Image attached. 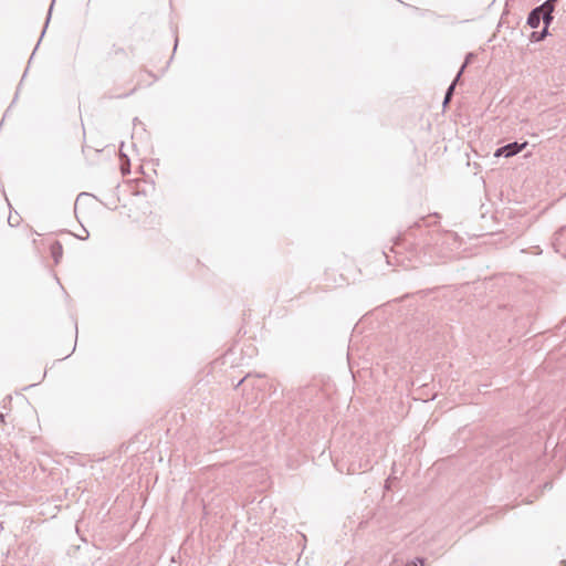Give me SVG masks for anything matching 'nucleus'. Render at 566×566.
Returning <instances> with one entry per match:
<instances>
[{"label": "nucleus", "mask_w": 566, "mask_h": 566, "mask_svg": "<svg viewBox=\"0 0 566 566\" xmlns=\"http://www.w3.org/2000/svg\"><path fill=\"white\" fill-rule=\"evenodd\" d=\"M52 3H54V1H53ZM52 7H53V4H51V7H50V9H49V14H48V18H46V23H49V21H50ZM46 25H48V24H45V27H46Z\"/></svg>", "instance_id": "16"}, {"label": "nucleus", "mask_w": 566, "mask_h": 566, "mask_svg": "<svg viewBox=\"0 0 566 566\" xmlns=\"http://www.w3.org/2000/svg\"><path fill=\"white\" fill-rule=\"evenodd\" d=\"M464 72V66H461L458 74L455 75L454 80L452 81V83L450 84V86L447 88V92H446V95H444V98H443V106L446 107L452 99V96H453V92H454V88H455V85L457 83L459 82L462 73Z\"/></svg>", "instance_id": "3"}, {"label": "nucleus", "mask_w": 566, "mask_h": 566, "mask_svg": "<svg viewBox=\"0 0 566 566\" xmlns=\"http://www.w3.org/2000/svg\"><path fill=\"white\" fill-rule=\"evenodd\" d=\"M385 256L387 258V263H390L389 256L387 254Z\"/></svg>", "instance_id": "23"}, {"label": "nucleus", "mask_w": 566, "mask_h": 566, "mask_svg": "<svg viewBox=\"0 0 566 566\" xmlns=\"http://www.w3.org/2000/svg\"><path fill=\"white\" fill-rule=\"evenodd\" d=\"M369 468H371V465L369 464V462H366L365 470H368Z\"/></svg>", "instance_id": "20"}, {"label": "nucleus", "mask_w": 566, "mask_h": 566, "mask_svg": "<svg viewBox=\"0 0 566 566\" xmlns=\"http://www.w3.org/2000/svg\"><path fill=\"white\" fill-rule=\"evenodd\" d=\"M424 242H430V241H429V240H423V241H422V243H421V242H418V245H421V249L426 250V253H428V252H429L430 247H428V248H423V243H424Z\"/></svg>", "instance_id": "12"}, {"label": "nucleus", "mask_w": 566, "mask_h": 566, "mask_svg": "<svg viewBox=\"0 0 566 566\" xmlns=\"http://www.w3.org/2000/svg\"><path fill=\"white\" fill-rule=\"evenodd\" d=\"M13 220H15V217L9 216L8 222L10 226H14ZM15 224H18V221H15Z\"/></svg>", "instance_id": "15"}, {"label": "nucleus", "mask_w": 566, "mask_h": 566, "mask_svg": "<svg viewBox=\"0 0 566 566\" xmlns=\"http://www.w3.org/2000/svg\"><path fill=\"white\" fill-rule=\"evenodd\" d=\"M542 18H543V12L539 11V9L534 8L530 13H528V17H527V21L526 23L532 28V29H536L538 28L541 21H542Z\"/></svg>", "instance_id": "4"}, {"label": "nucleus", "mask_w": 566, "mask_h": 566, "mask_svg": "<svg viewBox=\"0 0 566 566\" xmlns=\"http://www.w3.org/2000/svg\"><path fill=\"white\" fill-rule=\"evenodd\" d=\"M114 53H115V54H124V53H125V51H124V49H123V48H115V49H114Z\"/></svg>", "instance_id": "13"}, {"label": "nucleus", "mask_w": 566, "mask_h": 566, "mask_svg": "<svg viewBox=\"0 0 566 566\" xmlns=\"http://www.w3.org/2000/svg\"><path fill=\"white\" fill-rule=\"evenodd\" d=\"M549 1L556 3L558 0H549Z\"/></svg>", "instance_id": "24"}, {"label": "nucleus", "mask_w": 566, "mask_h": 566, "mask_svg": "<svg viewBox=\"0 0 566 566\" xmlns=\"http://www.w3.org/2000/svg\"><path fill=\"white\" fill-rule=\"evenodd\" d=\"M135 90H133L130 93H126L124 95H118L117 97H126V96H129Z\"/></svg>", "instance_id": "19"}, {"label": "nucleus", "mask_w": 566, "mask_h": 566, "mask_svg": "<svg viewBox=\"0 0 566 566\" xmlns=\"http://www.w3.org/2000/svg\"><path fill=\"white\" fill-rule=\"evenodd\" d=\"M430 242H424L423 248H428L431 245H438L439 243H444L448 239L452 238L451 233L442 234L439 231L434 230L429 232Z\"/></svg>", "instance_id": "2"}, {"label": "nucleus", "mask_w": 566, "mask_h": 566, "mask_svg": "<svg viewBox=\"0 0 566 566\" xmlns=\"http://www.w3.org/2000/svg\"><path fill=\"white\" fill-rule=\"evenodd\" d=\"M84 231H85V237H81V235H80V237H78V239H81V240H85V239H87V238H88V232H87V230H84Z\"/></svg>", "instance_id": "18"}, {"label": "nucleus", "mask_w": 566, "mask_h": 566, "mask_svg": "<svg viewBox=\"0 0 566 566\" xmlns=\"http://www.w3.org/2000/svg\"><path fill=\"white\" fill-rule=\"evenodd\" d=\"M547 35H548V30L543 28V30L539 32L533 31L531 33L530 39L532 42H539V41L544 40Z\"/></svg>", "instance_id": "6"}, {"label": "nucleus", "mask_w": 566, "mask_h": 566, "mask_svg": "<svg viewBox=\"0 0 566 566\" xmlns=\"http://www.w3.org/2000/svg\"><path fill=\"white\" fill-rule=\"evenodd\" d=\"M474 56L473 53H469L465 57V61L464 63L462 64V66H464V69L467 67V65L470 63V61L472 60V57Z\"/></svg>", "instance_id": "11"}, {"label": "nucleus", "mask_w": 566, "mask_h": 566, "mask_svg": "<svg viewBox=\"0 0 566 566\" xmlns=\"http://www.w3.org/2000/svg\"><path fill=\"white\" fill-rule=\"evenodd\" d=\"M560 566H566V560H562Z\"/></svg>", "instance_id": "22"}, {"label": "nucleus", "mask_w": 566, "mask_h": 566, "mask_svg": "<svg viewBox=\"0 0 566 566\" xmlns=\"http://www.w3.org/2000/svg\"><path fill=\"white\" fill-rule=\"evenodd\" d=\"M525 146H526V143H523V144H518L517 142L510 143L503 147L497 148L495 150L494 156L509 158V157H512V156L518 154L520 151H522V149Z\"/></svg>", "instance_id": "1"}, {"label": "nucleus", "mask_w": 566, "mask_h": 566, "mask_svg": "<svg viewBox=\"0 0 566 566\" xmlns=\"http://www.w3.org/2000/svg\"><path fill=\"white\" fill-rule=\"evenodd\" d=\"M474 56L473 53H469L465 57V61L464 63L462 64V66H464V69L467 67V65L470 63V61L472 60V57Z\"/></svg>", "instance_id": "10"}, {"label": "nucleus", "mask_w": 566, "mask_h": 566, "mask_svg": "<svg viewBox=\"0 0 566 566\" xmlns=\"http://www.w3.org/2000/svg\"><path fill=\"white\" fill-rule=\"evenodd\" d=\"M417 562L420 564V566H423L424 559L423 558H417ZM415 566H419L418 564H415Z\"/></svg>", "instance_id": "17"}, {"label": "nucleus", "mask_w": 566, "mask_h": 566, "mask_svg": "<svg viewBox=\"0 0 566 566\" xmlns=\"http://www.w3.org/2000/svg\"><path fill=\"white\" fill-rule=\"evenodd\" d=\"M13 220H15V217L9 216L8 222L10 226H14ZM15 224H18V221H15Z\"/></svg>", "instance_id": "14"}, {"label": "nucleus", "mask_w": 566, "mask_h": 566, "mask_svg": "<svg viewBox=\"0 0 566 566\" xmlns=\"http://www.w3.org/2000/svg\"><path fill=\"white\" fill-rule=\"evenodd\" d=\"M554 20V17H553V13H543V18H542V21L544 23V28L548 30V27L551 25V23L553 22Z\"/></svg>", "instance_id": "8"}, {"label": "nucleus", "mask_w": 566, "mask_h": 566, "mask_svg": "<svg viewBox=\"0 0 566 566\" xmlns=\"http://www.w3.org/2000/svg\"><path fill=\"white\" fill-rule=\"evenodd\" d=\"M564 231H566V228H560L556 233H555V241H559Z\"/></svg>", "instance_id": "9"}, {"label": "nucleus", "mask_w": 566, "mask_h": 566, "mask_svg": "<svg viewBox=\"0 0 566 566\" xmlns=\"http://www.w3.org/2000/svg\"><path fill=\"white\" fill-rule=\"evenodd\" d=\"M4 420V416L2 413H0V421H3Z\"/></svg>", "instance_id": "21"}, {"label": "nucleus", "mask_w": 566, "mask_h": 566, "mask_svg": "<svg viewBox=\"0 0 566 566\" xmlns=\"http://www.w3.org/2000/svg\"><path fill=\"white\" fill-rule=\"evenodd\" d=\"M51 255L54 259V262L57 264L63 255V247L59 241H55L51 244Z\"/></svg>", "instance_id": "5"}, {"label": "nucleus", "mask_w": 566, "mask_h": 566, "mask_svg": "<svg viewBox=\"0 0 566 566\" xmlns=\"http://www.w3.org/2000/svg\"><path fill=\"white\" fill-rule=\"evenodd\" d=\"M543 13H553L555 9V3L549 0L544 1L541 6L537 7Z\"/></svg>", "instance_id": "7"}]
</instances>
